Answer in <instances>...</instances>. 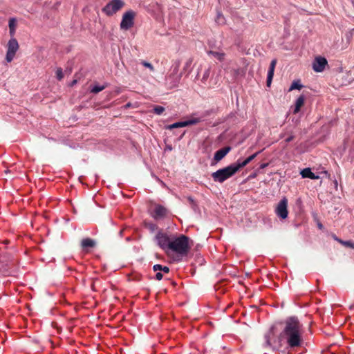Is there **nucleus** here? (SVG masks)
I'll return each instance as SVG.
<instances>
[{"mask_svg":"<svg viewBox=\"0 0 354 354\" xmlns=\"http://www.w3.org/2000/svg\"><path fill=\"white\" fill-rule=\"evenodd\" d=\"M209 75H210V68H208L207 69L205 70V71L203 73V77H202V80L203 81L206 80L209 77Z\"/></svg>","mask_w":354,"mask_h":354,"instance_id":"obj_28","label":"nucleus"},{"mask_svg":"<svg viewBox=\"0 0 354 354\" xmlns=\"http://www.w3.org/2000/svg\"><path fill=\"white\" fill-rule=\"evenodd\" d=\"M268 166V163H263L260 165V169H265Z\"/></svg>","mask_w":354,"mask_h":354,"instance_id":"obj_34","label":"nucleus"},{"mask_svg":"<svg viewBox=\"0 0 354 354\" xmlns=\"http://www.w3.org/2000/svg\"><path fill=\"white\" fill-rule=\"evenodd\" d=\"M272 330L273 329L272 328L264 336V339H265L264 346H271L270 339H271V335H273Z\"/></svg>","mask_w":354,"mask_h":354,"instance_id":"obj_21","label":"nucleus"},{"mask_svg":"<svg viewBox=\"0 0 354 354\" xmlns=\"http://www.w3.org/2000/svg\"><path fill=\"white\" fill-rule=\"evenodd\" d=\"M106 88L105 86L102 85V86H100V85H95L93 86V88H91V91L93 93H97L102 91H103L104 88Z\"/></svg>","mask_w":354,"mask_h":354,"instance_id":"obj_23","label":"nucleus"},{"mask_svg":"<svg viewBox=\"0 0 354 354\" xmlns=\"http://www.w3.org/2000/svg\"><path fill=\"white\" fill-rule=\"evenodd\" d=\"M187 200L189 201L190 203H194L193 198H192L191 196L187 197Z\"/></svg>","mask_w":354,"mask_h":354,"instance_id":"obj_35","label":"nucleus"},{"mask_svg":"<svg viewBox=\"0 0 354 354\" xmlns=\"http://www.w3.org/2000/svg\"><path fill=\"white\" fill-rule=\"evenodd\" d=\"M304 100H305V98H304V95H300L296 100L295 109H294V113H297L300 111L301 107L304 104Z\"/></svg>","mask_w":354,"mask_h":354,"instance_id":"obj_17","label":"nucleus"},{"mask_svg":"<svg viewBox=\"0 0 354 354\" xmlns=\"http://www.w3.org/2000/svg\"><path fill=\"white\" fill-rule=\"evenodd\" d=\"M230 151V147H224L216 151L214 158L216 161L222 160Z\"/></svg>","mask_w":354,"mask_h":354,"instance_id":"obj_13","label":"nucleus"},{"mask_svg":"<svg viewBox=\"0 0 354 354\" xmlns=\"http://www.w3.org/2000/svg\"><path fill=\"white\" fill-rule=\"evenodd\" d=\"M294 139V136L291 135L290 136H288V138H286L285 141L286 142H291L292 140Z\"/></svg>","mask_w":354,"mask_h":354,"instance_id":"obj_32","label":"nucleus"},{"mask_svg":"<svg viewBox=\"0 0 354 354\" xmlns=\"http://www.w3.org/2000/svg\"><path fill=\"white\" fill-rule=\"evenodd\" d=\"M165 111V108L162 106H156L153 108V113L157 115H161Z\"/></svg>","mask_w":354,"mask_h":354,"instance_id":"obj_24","label":"nucleus"},{"mask_svg":"<svg viewBox=\"0 0 354 354\" xmlns=\"http://www.w3.org/2000/svg\"><path fill=\"white\" fill-rule=\"evenodd\" d=\"M276 64H277V59H272L270 63L269 70L268 71V75H267V86H270L271 84V82H272V78L274 76V68H275Z\"/></svg>","mask_w":354,"mask_h":354,"instance_id":"obj_12","label":"nucleus"},{"mask_svg":"<svg viewBox=\"0 0 354 354\" xmlns=\"http://www.w3.org/2000/svg\"><path fill=\"white\" fill-rule=\"evenodd\" d=\"M173 72L172 73L167 77V81L170 80L171 78L174 79V80L170 83V87L174 88L176 87L179 82L181 75L178 74V69H179V63L177 62L172 66Z\"/></svg>","mask_w":354,"mask_h":354,"instance_id":"obj_9","label":"nucleus"},{"mask_svg":"<svg viewBox=\"0 0 354 354\" xmlns=\"http://www.w3.org/2000/svg\"><path fill=\"white\" fill-rule=\"evenodd\" d=\"M141 64L145 66V67H147L151 71H153L154 70V68L153 66H152V64L149 62H147L146 61H142L141 62Z\"/></svg>","mask_w":354,"mask_h":354,"instance_id":"obj_26","label":"nucleus"},{"mask_svg":"<svg viewBox=\"0 0 354 354\" xmlns=\"http://www.w3.org/2000/svg\"><path fill=\"white\" fill-rule=\"evenodd\" d=\"M8 26H9L10 34L12 36H13L15 33L16 26H17L16 19L15 18L10 19Z\"/></svg>","mask_w":354,"mask_h":354,"instance_id":"obj_18","label":"nucleus"},{"mask_svg":"<svg viewBox=\"0 0 354 354\" xmlns=\"http://www.w3.org/2000/svg\"><path fill=\"white\" fill-rule=\"evenodd\" d=\"M339 242L346 247H349L351 248H354V242H353V241H344L342 240H339Z\"/></svg>","mask_w":354,"mask_h":354,"instance_id":"obj_25","label":"nucleus"},{"mask_svg":"<svg viewBox=\"0 0 354 354\" xmlns=\"http://www.w3.org/2000/svg\"><path fill=\"white\" fill-rule=\"evenodd\" d=\"M167 209L161 205H157L154 208V215L156 218H160L165 216L167 214Z\"/></svg>","mask_w":354,"mask_h":354,"instance_id":"obj_16","label":"nucleus"},{"mask_svg":"<svg viewBox=\"0 0 354 354\" xmlns=\"http://www.w3.org/2000/svg\"><path fill=\"white\" fill-rule=\"evenodd\" d=\"M162 266L160 264H156L153 266V269L155 272H157V271H161V269H162Z\"/></svg>","mask_w":354,"mask_h":354,"instance_id":"obj_29","label":"nucleus"},{"mask_svg":"<svg viewBox=\"0 0 354 354\" xmlns=\"http://www.w3.org/2000/svg\"><path fill=\"white\" fill-rule=\"evenodd\" d=\"M319 227L322 228V224H319Z\"/></svg>","mask_w":354,"mask_h":354,"instance_id":"obj_41","label":"nucleus"},{"mask_svg":"<svg viewBox=\"0 0 354 354\" xmlns=\"http://www.w3.org/2000/svg\"><path fill=\"white\" fill-rule=\"evenodd\" d=\"M135 16L136 14L133 10H129L124 12L120 25V29L127 30L131 28L133 25Z\"/></svg>","mask_w":354,"mask_h":354,"instance_id":"obj_4","label":"nucleus"},{"mask_svg":"<svg viewBox=\"0 0 354 354\" xmlns=\"http://www.w3.org/2000/svg\"><path fill=\"white\" fill-rule=\"evenodd\" d=\"M189 238L185 235H180L176 238H172L169 249L180 255H186L189 250Z\"/></svg>","mask_w":354,"mask_h":354,"instance_id":"obj_2","label":"nucleus"},{"mask_svg":"<svg viewBox=\"0 0 354 354\" xmlns=\"http://www.w3.org/2000/svg\"><path fill=\"white\" fill-rule=\"evenodd\" d=\"M95 245V241L89 238L84 239L82 241V246L83 248H92Z\"/></svg>","mask_w":354,"mask_h":354,"instance_id":"obj_20","label":"nucleus"},{"mask_svg":"<svg viewBox=\"0 0 354 354\" xmlns=\"http://www.w3.org/2000/svg\"><path fill=\"white\" fill-rule=\"evenodd\" d=\"M300 174L303 178H310V179H318L319 177L317 175H315L312 172L310 168H305L302 169L300 172Z\"/></svg>","mask_w":354,"mask_h":354,"instance_id":"obj_14","label":"nucleus"},{"mask_svg":"<svg viewBox=\"0 0 354 354\" xmlns=\"http://www.w3.org/2000/svg\"><path fill=\"white\" fill-rule=\"evenodd\" d=\"M334 183H335V187H337V181L335 180Z\"/></svg>","mask_w":354,"mask_h":354,"instance_id":"obj_38","label":"nucleus"},{"mask_svg":"<svg viewBox=\"0 0 354 354\" xmlns=\"http://www.w3.org/2000/svg\"><path fill=\"white\" fill-rule=\"evenodd\" d=\"M156 240L160 248L167 252L170 247L171 239H170L166 234L159 232L156 236Z\"/></svg>","mask_w":354,"mask_h":354,"instance_id":"obj_8","label":"nucleus"},{"mask_svg":"<svg viewBox=\"0 0 354 354\" xmlns=\"http://www.w3.org/2000/svg\"><path fill=\"white\" fill-rule=\"evenodd\" d=\"M335 239L336 241H337L338 242H339V241L340 240V239H339L338 238H337L336 236H335Z\"/></svg>","mask_w":354,"mask_h":354,"instance_id":"obj_39","label":"nucleus"},{"mask_svg":"<svg viewBox=\"0 0 354 354\" xmlns=\"http://www.w3.org/2000/svg\"><path fill=\"white\" fill-rule=\"evenodd\" d=\"M259 153V152H257V153H255L250 156L248 158H247L245 160H244L243 161H240L239 160L236 162H235V164L238 167V169H240L244 167L245 166H246L250 162H251L252 160H254L255 158V157L257 156V154Z\"/></svg>","mask_w":354,"mask_h":354,"instance_id":"obj_15","label":"nucleus"},{"mask_svg":"<svg viewBox=\"0 0 354 354\" xmlns=\"http://www.w3.org/2000/svg\"><path fill=\"white\" fill-rule=\"evenodd\" d=\"M281 338L286 340L291 348L299 346L302 342V328L298 319L295 317L288 318L285 327L281 333Z\"/></svg>","mask_w":354,"mask_h":354,"instance_id":"obj_1","label":"nucleus"},{"mask_svg":"<svg viewBox=\"0 0 354 354\" xmlns=\"http://www.w3.org/2000/svg\"><path fill=\"white\" fill-rule=\"evenodd\" d=\"M57 78L60 80L64 77V74L62 68H57L56 71Z\"/></svg>","mask_w":354,"mask_h":354,"instance_id":"obj_27","label":"nucleus"},{"mask_svg":"<svg viewBox=\"0 0 354 354\" xmlns=\"http://www.w3.org/2000/svg\"><path fill=\"white\" fill-rule=\"evenodd\" d=\"M353 32H354V28L352 30Z\"/></svg>","mask_w":354,"mask_h":354,"instance_id":"obj_42","label":"nucleus"},{"mask_svg":"<svg viewBox=\"0 0 354 354\" xmlns=\"http://www.w3.org/2000/svg\"><path fill=\"white\" fill-rule=\"evenodd\" d=\"M161 271H163L165 273H168L169 272V268L167 266H162Z\"/></svg>","mask_w":354,"mask_h":354,"instance_id":"obj_31","label":"nucleus"},{"mask_svg":"<svg viewBox=\"0 0 354 354\" xmlns=\"http://www.w3.org/2000/svg\"><path fill=\"white\" fill-rule=\"evenodd\" d=\"M209 55H213L216 59L219 61H223L225 58V53L223 52H217V51H209Z\"/></svg>","mask_w":354,"mask_h":354,"instance_id":"obj_19","label":"nucleus"},{"mask_svg":"<svg viewBox=\"0 0 354 354\" xmlns=\"http://www.w3.org/2000/svg\"><path fill=\"white\" fill-rule=\"evenodd\" d=\"M327 60L322 57H317L313 63V68L315 72H322L327 65Z\"/></svg>","mask_w":354,"mask_h":354,"instance_id":"obj_10","label":"nucleus"},{"mask_svg":"<svg viewBox=\"0 0 354 354\" xmlns=\"http://www.w3.org/2000/svg\"><path fill=\"white\" fill-rule=\"evenodd\" d=\"M3 274L4 275H6V274H10V272H8V271H6L3 273Z\"/></svg>","mask_w":354,"mask_h":354,"instance_id":"obj_37","label":"nucleus"},{"mask_svg":"<svg viewBox=\"0 0 354 354\" xmlns=\"http://www.w3.org/2000/svg\"><path fill=\"white\" fill-rule=\"evenodd\" d=\"M156 279L157 280H161V279H162V273H161V272H157V273L156 274Z\"/></svg>","mask_w":354,"mask_h":354,"instance_id":"obj_30","label":"nucleus"},{"mask_svg":"<svg viewBox=\"0 0 354 354\" xmlns=\"http://www.w3.org/2000/svg\"><path fill=\"white\" fill-rule=\"evenodd\" d=\"M189 64H190V63H189V62H187L186 63V66H188Z\"/></svg>","mask_w":354,"mask_h":354,"instance_id":"obj_40","label":"nucleus"},{"mask_svg":"<svg viewBox=\"0 0 354 354\" xmlns=\"http://www.w3.org/2000/svg\"><path fill=\"white\" fill-rule=\"evenodd\" d=\"M19 49V44L17 40L12 37L11 38L7 45V52L6 55V59L8 62H11Z\"/></svg>","mask_w":354,"mask_h":354,"instance_id":"obj_5","label":"nucleus"},{"mask_svg":"<svg viewBox=\"0 0 354 354\" xmlns=\"http://www.w3.org/2000/svg\"><path fill=\"white\" fill-rule=\"evenodd\" d=\"M222 19H223V17L222 15H218L217 20L219 23L222 21Z\"/></svg>","mask_w":354,"mask_h":354,"instance_id":"obj_33","label":"nucleus"},{"mask_svg":"<svg viewBox=\"0 0 354 354\" xmlns=\"http://www.w3.org/2000/svg\"><path fill=\"white\" fill-rule=\"evenodd\" d=\"M198 121H199L198 119L194 118V119L188 120L186 121L178 122H175L172 124H169V125L167 126L166 129H173L175 128L185 127H187L189 125L195 124L198 123Z\"/></svg>","mask_w":354,"mask_h":354,"instance_id":"obj_11","label":"nucleus"},{"mask_svg":"<svg viewBox=\"0 0 354 354\" xmlns=\"http://www.w3.org/2000/svg\"><path fill=\"white\" fill-rule=\"evenodd\" d=\"M76 83H77V80H73V81L71 82V86L75 85Z\"/></svg>","mask_w":354,"mask_h":354,"instance_id":"obj_36","label":"nucleus"},{"mask_svg":"<svg viewBox=\"0 0 354 354\" xmlns=\"http://www.w3.org/2000/svg\"><path fill=\"white\" fill-rule=\"evenodd\" d=\"M239 170V169H238L236 165L233 163L226 167L220 169L212 173V177L215 182L221 183L232 177Z\"/></svg>","mask_w":354,"mask_h":354,"instance_id":"obj_3","label":"nucleus"},{"mask_svg":"<svg viewBox=\"0 0 354 354\" xmlns=\"http://www.w3.org/2000/svg\"><path fill=\"white\" fill-rule=\"evenodd\" d=\"M302 87H303V85L300 83V81L295 80L292 83V84L289 88V91H292L295 89L300 90Z\"/></svg>","mask_w":354,"mask_h":354,"instance_id":"obj_22","label":"nucleus"},{"mask_svg":"<svg viewBox=\"0 0 354 354\" xmlns=\"http://www.w3.org/2000/svg\"><path fill=\"white\" fill-rule=\"evenodd\" d=\"M288 200L286 198H283L279 203L277 204V206L275 209L276 214L281 218L285 219L288 217Z\"/></svg>","mask_w":354,"mask_h":354,"instance_id":"obj_7","label":"nucleus"},{"mask_svg":"<svg viewBox=\"0 0 354 354\" xmlns=\"http://www.w3.org/2000/svg\"><path fill=\"white\" fill-rule=\"evenodd\" d=\"M124 6V2L121 0H111L103 8V12L109 15H113Z\"/></svg>","mask_w":354,"mask_h":354,"instance_id":"obj_6","label":"nucleus"}]
</instances>
